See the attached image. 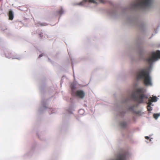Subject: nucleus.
<instances>
[{"instance_id":"nucleus-9","label":"nucleus","mask_w":160,"mask_h":160,"mask_svg":"<svg viewBox=\"0 0 160 160\" xmlns=\"http://www.w3.org/2000/svg\"><path fill=\"white\" fill-rule=\"evenodd\" d=\"M58 14H61L63 12V11L62 8H61L57 12Z\"/></svg>"},{"instance_id":"nucleus-5","label":"nucleus","mask_w":160,"mask_h":160,"mask_svg":"<svg viewBox=\"0 0 160 160\" xmlns=\"http://www.w3.org/2000/svg\"><path fill=\"white\" fill-rule=\"evenodd\" d=\"M76 96L81 99L83 98L85 96V93L82 90L77 91L75 92Z\"/></svg>"},{"instance_id":"nucleus-7","label":"nucleus","mask_w":160,"mask_h":160,"mask_svg":"<svg viewBox=\"0 0 160 160\" xmlns=\"http://www.w3.org/2000/svg\"><path fill=\"white\" fill-rule=\"evenodd\" d=\"M157 101V98L156 97H150L148 100V107H150V105H152V102H155Z\"/></svg>"},{"instance_id":"nucleus-4","label":"nucleus","mask_w":160,"mask_h":160,"mask_svg":"<svg viewBox=\"0 0 160 160\" xmlns=\"http://www.w3.org/2000/svg\"><path fill=\"white\" fill-rule=\"evenodd\" d=\"M160 58V51H157L156 52H152L150 57L147 59V61L150 64L153 62Z\"/></svg>"},{"instance_id":"nucleus-10","label":"nucleus","mask_w":160,"mask_h":160,"mask_svg":"<svg viewBox=\"0 0 160 160\" xmlns=\"http://www.w3.org/2000/svg\"><path fill=\"white\" fill-rule=\"evenodd\" d=\"M160 115V114L158 113L154 114H153V117L155 119H157Z\"/></svg>"},{"instance_id":"nucleus-15","label":"nucleus","mask_w":160,"mask_h":160,"mask_svg":"<svg viewBox=\"0 0 160 160\" xmlns=\"http://www.w3.org/2000/svg\"><path fill=\"white\" fill-rule=\"evenodd\" d=\"M145 138L147 139H149V141H151V139H149V138L148 136H146L145 137Z\"/></svg>"},{"instance_id":"nucleus-12","label":"nucleus","mask_w":160,"mask_h":160,"mask_svg":"<svg viewBox=\"0 0 160 160\" xmlns=\"http://www.w3.org/2000/svg\"><path fill=\"white\" fill-rule=\"evenodd\" d=\"M121 125L122 127L124 128L126 126L127 124L126 122H123L121 123Z\"/></svg>"},{"instance_id":"nucleus-6","label":"nucleus","mask_w":160,"mask_h":160,"mask_svg":"<svg viewBox=\"0 0 160 160\" xmlns=\"http://www.w3.org/2000/svg\"><path fill=\"white\" fill-rule=\"evenodd\" d=\"M88 2L91 3L96 4L97 3L96 2L95 0H83V1L78 4V5H83L85 4V3Z\"/></svg>"},{"instance_id":"nucleus-3","label":"nucleus","mask_w":160,"mask_h":160,"mask_svg":"<svg viewBox=\"0 0 160 160\" xmlns=\"http://www.w3.org/2000/svg\"><path fill=\"white\" fill-rule=\"evenodd\" d=\"M152 0H136L132 4L134 8H143L147 7L151 5Z\"/></svg>"},{"instance_id":"nucleus-8","label":"nucleus","mask_w":160,"mask_h":160,"mask_svg":"<svg viewBox=\"0 0 160 160\" xmlns=\"http://www.w3.org/2000/svg\"><path fill=\"white\" fill-rule=\"evenodd\" d=\"M8 16L9 19L12 20L13 18V14L12 11L10 10L9 12Z\"/></svg>"},{"instance_id":"nucleus-11","label":"nucleus","mask_w":160,"mask_h":160,"mask_svg":"<svg viewBox=\"0 0 160 160\" xmlns=\"http://www.w3.org/2000/svg\"><path fill=\"white\" fill-rule=\"evenodd\" d=\"M148 105L147 106L148 110V111H151L152 110V108H151V105H150V107H148Z\"/></svg>"},{"instance_id":"nucleus-14","label":"nucleus","mask_w":160,"mask_h":160,"mask_svg":"<svg viewBox=\"0 0 160 160\" xmlns=\"http://www.w3.org/2000/svg\"><path fill=\"white\" fill-rule=\"evenodd\" d=\"M118 160H124V158L122 156H121L119 158Z\"/></svg>"},{"instance_id":"nucleus-1","label":"nucleus","mask_w":160,"mask_h":160,"mask_svg":"<svg viewBox=\"0 0 160 160\" xmlns=\"http://www.w3.org/2000/svg\"><path fill=\"white\" fill-rule=\"evenodd\" d=\"M136 78L138 80H143L146 86H151V78L147 69H142L137 72Z\"/></svg>"},{"instance_id":"nucleus-2","label":"nucleus","mask_w":160,"mask_h":160,"mask_svg":"<svg viewBox=\"0 0 160 160\" xmlns=\"http://www.w3.org/2000/svg\"><path fill=\"white\" fill-rule=\"evenodd\" d=\"M145 92V90L144 88H138L132 94L131 98L139 103H143L144 100L148 98V96L144 94Z\"/></svg>"},{"instance_id":"nucleus-16","label":"nucleus","mask_w":160,"mask_h":160,"mask_svg":"<svg viewBox=\"0 0 160 160\" xmlns=\"http://www.w3.org/2000/svg\"><path fill=\"white\" fill-rule=\"evenodd\" d=\"M42 54H40V55H39V58H40V57H42Z\"/></svg>"},{"instance_id":"nucleus-13","label":"nucleus","mask_w":160,"mask_h":160,"mask_svg":"<svg viewBox=\"0 0 160 160\" xmlns=\"http://www.w3.org/2000/svg\"><path fill=\"white\" fill-rule=\"evenodd\" d=\"M100 2L103 3H105L106 1V0H99Z\"/></svg>"}]
</instances>
